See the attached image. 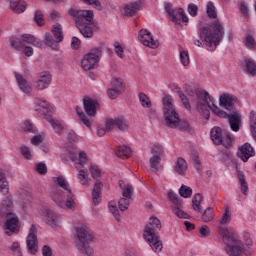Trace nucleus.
I'll return each mask as SVG.
<instances>
[{
  "label": "nucleus",
  "instance_id": "nucleus-1",
  "mask_svg": "<svg viewBox=\"0 0 256 256\" xmlns=\"http://www.w3.org/2000/svg\"><path fill=\"white\" fill-rule=\"evenodd\" d=\"M162 101L166 126L171 129H177V127H179L180 131H185L186 133L193 135L195 130L191 127V124H189L187 120H181L179 118V113H177V110H175V106L173 105V98L171 96H164Z\"/></svg>",
  "mask_w": 256,
  "mask_h": 256
},
{
  "label": "nucleus",
  "instance_id": "nucleus-2",
  "mask_svg": "<svg viewBox=\"0 0 256 256\" xmlns=\"http://www.w3.org/2000/svg\"><path fill=\"white\" fill-rule=\"evenodd\" d=\"M68 15L73 17L76 27L83 37L86 39H91V37H93V29H95V23H93V11L70 8L68 10Z\"/></svg>",
  "mask_w": 256,
  "mask_h": 256
},
{
  "label": "nucleus",
  "instance_id": "nucleus-3",
  "mask_svg": "<svg viewBox=\"0 0 256 256\" xmlns=\"http://www.w3.org/2000/svg\"><path fill=\"white\" fill-rule=\"evenodd\" d=\"M76 249L83 256H93L94 251L91 248L90 243H95L97 237L93 231L86 225H80L76 227V235L74 237Z\"/></svg>",
  "mask_w": 256,
  "mask_h": 256
},
{
  "label": "nucleus",
  "instance_id": "nucleus-4",
  "mask_svg": "<svg viewBox=\"0 0 256 256\" xmlns=\"http://www.w3.org/2000/svg\"><path fill=\"white\" fill-rule=\"evenodd\" d=\"M220 235L224 245H226L225 251L229 256H241L243 253L247 254V249L243 245V242L239 240V235L232 228H221Z\"/></svg>",
  "mask_w": 256,
  "mask_h": 256
},
{
  "label": "nucleus",
  "instance_id": "nucleus-5",
  "mask_svg": "<svg viewBox=\"0 0 256 256\" xmlns=\"http://www.w3.org/2000/svg\"><path fill=\"white\" fill-rule=\"evenodd\" d=\"M225 35V30L223 29V24L219 20H215L211 26L204 27L200 32V39L205 41L207 47L210 51H215L217 45L221 43Z\"/></svg>",
  "mask_w": 256,
  "mask_h": 256
},
{
  "label": "nucleus",
  "instance_id": "nucleus-6",
  "mask_svg": "<svg viewBox=\"0 0 256 256\" xmlns=\"http://www.w3.org/2000/svg\"><path fill=\"white\" fill-rule=\"evenodd\" d=\"M11 209H13V199L6 197L1 203L0 213L2 217L6 216L4 231L8 237H11L14 233H19V216L11 212Z\"/></svg>",
  "mask_w": 256,
  "mask_h": 256
},
{
  "label": "nucleus",
  "instance_id": "nucleus-7",
  "mask_svg": "<svg viewBox=\"0 0 256 256\" xmlns=\"http://www.w3.org/2000/svg\"><path fill=\"white\" fill-rule=\"evenodd\" d=\"M161 227V220L152 216L144 228V239L149 243L151 249H153L155 253H159L163 250V243L159 240V231Z\"/></svg>",
  "mask_w": 256,
  "mask_h": 256
},
{
  "label": "nucleus",
  "instance_id": "nucleus-8",
  "mask_svg": "<svg viewBox=\"0 0 256 256\" xmlns=\"http://www.w3.org/2000/svg\"><path fill=\"white\" fill-rule=\"evenodd\" d=\"M83 107L85 112H83L81 107L76 106V113L80 121L84 125H86V127L91 129V125H93V119H90L89 117H95L97 115V108L99 107V102L91 97H84Z\"/></svg>",
  "mask_w": 256,
  "mask_h": 256
},
{
  "label": "nucleus",
  "instance_id": "nucleus-9",
  "mask_svg": "<svg viewBox=\"0 0 256 256\" xmlns=\"http://www.w3.org/2000/svg\"><path fill=\"white\" fill-rule=\"evenodd\" d=\"M103 57V45L92 48L87 54L84 55L81 61V67L84 71H91L97 69L99 61Z\"/></svg>",
  "mask_w": 256,
  "mask_h": 256
},
{
  "label": "nucleus",
  "instance_id": "nucleus-10",
  "mask_svg": "<svg viewBox=\"0 0 256 256\" xmlns=\"http://www.w3.org/2000/svg\"><path fill=\"white\" fill-rule=\"evenodd\" d=\"M184 89L191 101H196V109L198 113L199 105H209L211 103V95H209V92L193 88L189 85H185Z\"/></svg>",
  "mask_w": 256,
  "mask_h": 256
},
{
  "label": "nucleus",
  "instance_id": "nucleus-11",
  "mask_svg": "<svg viewBox=\"0 0 256 256\" xmlns=\"http://www.w3.org/2000/svg\"><path fill=\"white\" fill-rule=\"evenodd\" d=\"M53 181L66 193V208L70 209L71 211H75V209H77V204L75 203V194H73V191L71 190V186L69 185L67 179L63 176H58L54 177Z\"/></svg>",
  "mask_w": 256,
  "mask_h": 256
},
{
  "label": "nucleus",
  "instance_id": "nucleus-12",
  "mask_svg": "<svg viewBox=\"0 0 256 256\" xmlns=\"http://www.w3.org/2000/svg\"><path fill=\"white\" fill-rule=\"evenodd\" d=\"M200 115L209 121V118L211 117V110L214 115L217 117H221L222 119H229L230 114L227 112L220 110L215 103H213V100L210 98V104H199L198 106Z\"/></svg>",
  "mask_w": 256,
  "mask_h": 256
},
{
  "label": "nucleus",
  "instance_id": "nucleus-13",
  "mask_svg": "<svg viewBox=\"0 0 256 256\" xmlns=\"http://www.w3.org/2000/svg\"><path fill=\"white\" fill-rule=\"evenodd\" d=\"M51 34H45V44L48 45L53 51H59V43L63 41V29L60 24H55L52 28Z\"/></svg>",
  "mask_w": 256,
  "mask_h": 256
},
{
  "label": "nucleus",
  "instance_id": "nucleus-14",
  "mask_svg": "<svg viewBox=\"0 0 256 256\" xmlns=\"http://www.w3.org/2000/svg\"><path fill=\"white\" fill-rule=\"evenodd\" d=\"M210 137L214 145H223V147H231L233 140H231V135L227 134L225 130L221 127H214L211 129Z\"/></svg>",
  "mask_w": 256,
  "mask_h": 256
},
{
  "label": "nucleus",
  "instance_id": "nucleus-15",
  "mask_svg": "<svg viewBox=\"0 0 256 256\" xmlns=\"http://www.w3.org/2000/svg\"><path fill=\"white\" fill-rule=\"evenodd\" d=\"M164 9L172 23H175V25H181V19L183 23H189V17L186 16L185 10L183 8H178L177 11L173 9V4L166 2L164 4ZM177 15L180 17V19L177 17Z\"/></svg>",
  "mask_w": 256,
  "mask_h": 256
},
{
  "label": "nucleus",
  "instance_id": "nucleus-16",
  "mask_svg": "<svg viewBox=\"0 0 256 256\" xmlns=\"http://www.w3.org/2000/svg\"><path fill=\"white\" fill-rule=\"evenodd\" d=\"M85 165H87V153L82 151L79 153V163H76V169L79 171L77 177L81 185L87 186L89 185V180H87L89 171L87 169H81V167H85Z\"/></svg>",
  "mask_w": 256,
  "mask_h": 256
},
{
  "label": "nucleus",
  "instance_id": "nucleus-17",
  "mask_svg": "<svg viewBox=\"0 0 256 256\" xmlns=\"http://www.w3.org/2000/svg\"><path fill=\"white\" fill-rule=\"evenodd\" d=\"M26 245L28 252L31 253V255H36L37 251H39V242L37 240V226L35 224H32L29 229V234L26 238Z\"/></svg>",
  "mask_w": 256,
  "mask_h": 256
},
{
  "label": "nucleus",
  "instance_id": "nucleus-18",
  "mask_svg": "<svg viewBox=\"0 0 256 256\" xmlns=\"http://www.w3.org/2000/svg\"><path fill=\"white\" fill-rule=\"evenodd\" d=\"M139 41L142 45L149 47L150 49H157V47H159V41L153 39V34L147 29L140 30Z\"/></svg>",
  "mask_w": 256,
  "mask_h": 256
},
{
  "label": "nucleus",
  "instance_id": "nucleus-19",
  "mask_svg": "<svg viewBox=\"0 0 256 256\" xmlns=\"http://www.w3.org/2000/svg\"><path fill=\"white\" fill-rule=\"evenodd\" d=\"M34 38L35 36L31 34H23L21 38L12 37L10 38V45L13 49H16V51H21L26 43L31 45Z\"/></svg>",
  "mask_w": 256,
  "mask_h": 256
},
{
  "label": "nucleus",
  "instance_id": "nucleus-20",
  "mask_svg": "<svg viewBox=\"0 0 256 256\" xmlns=\"http://www.w3.org/2000/svg\"><path fill=\"white\" fill-rule=\"evenodd\" d=\"M52 77L48 71L40 72L37 74V80L35 81V89L37 91H43L51 85Z\"/></svg>",
  "mask_w": 256,
  "mask_h": 256
},
{
  "label": "nucleus",
  "instance_id": "nucleus-21",
  "mask_svg": "<svg viewBox=\"0 0 256 256\" xmlns=\"http://www.w3.org/2000/svg\"><path fill=\"white\" fill-rule=\"evenodd\" d=\"M235 101H237V98H235V96L228 93H224L219 97L220 107H223V109H226L227 111H232V112L235 111L234 110Z\"/></svg>",
  "mask_w": 256,
  "mask_h": 256
},
{
  "label": "nucleus",
  "instance_id": "nucleus-22",
  "mask_svg": "<svg viewBox=\"0 0 256 256\" xmlns=\"http://www.w3.org/2000/svg\"><path fill=\"white\" fill-rule=\"evenodd\" d=\"M51 199L57 207H67V193L61 189H56L51 192Z\"/></svg>",
  "mask_w": 256,
  "mask_h": 256
},
{
  "label": "nucleus",
  "instance_id": "nucleus-23",
  "mask_svg": "<svg viewBox=\"0 0 256 256\" xmlns=\"http://www.w3.org/2000/svg\"><path fill=\"white\" fill-rule=\"evenodd\" d=\"M238 157L244 163H247L249 161L250 157H255V149L251 147V144L245 143L242 145V147L238 151Z\"/></svg>",
  "mask_w": 256,
  "mask_h": 256
},
{
  "label": "nucleus",
  "instance_id": "nucleus-24",
  "mask_svg": "<svg viewBox=\"0 0 256 256\" xmlns=\"http://www.w3.org/2000/svg\"><path fill=\"white\" fill-rule=\"evenodd\" d=\"M9 3V7L13 13L16 15H21V13H25L27 10V2L24 0H7Z\"/></svg>",
  "mask_w": 256,
  "mask_h": 256
},
{
  "label": "nucleus",
  "instance_id": "nucleus-25",
  "mask_svg": "<svg viewBox=\"0 0 256 256\" xmlns=\"http://www.w3.org/2000/svg\"><path fill=\"white\" fill-rule=\"evenodd\" d=\"M15 78L21 92L25 93L26 95L31 94V92L33 91V87L31 86V84H29L27 79H25V77H23V75L19 73H15Z\"/></svg>",
  "mask_w": 256,
  "mask_h": 256
},
{
  "label": "nucleus",
  "instance_id": "nucleus-26",
  "mask_svg": "<svg viewBox=\"0 0 256 256\" xmlns=\"http://www.w3.org/2000/svg\"><path fill=\"white\" fill-rule=\"evenodd\" d=\"M228 123L232 131H239L241 129V113L239 111H233L228 117Z\"/></svg>",
  "mask_w": 256,
  "mask_h": 256
},
{
  "label": "nucleus",
  "instance_id": "nucleus-27",
  "mask_svg": "<svg viewBox=\"0 0 256 256\" xmlns=\"http://www.w3.org/2000/svg\"><path fill=\"white\" fill-rule=\"evenodd\" d=\"M44 217L46 219L47 225H49L50 227H59V215L53 212V210L46 208L44 210Z\"/></svg>",
  "mask_w": 256,
  "mask_h": 256
},
{
  "label": "nucleus",
  "instance_id": "nucleus-28",
  "mask_svg": "<svg viewBox=\"0 0 256 256\" xmlns=\"http://www.w3.org/2000/svg\"><path fill=\"white\" fill-rule=\"evenodd\" d=\"M141 10V2H131L126 4L122 10L124 17H133Z\"/></svg>",
  "mask_w": 256,
  "mask_h": 256
},
{
  "label": "nucleus",
  "instance_id": "nucleus-29",
  "mask_svg": "<svg viewBox=\"0 0 256 256\" xmlns=\"http://www.w3.org/2000/svg\"><path fill=\"white\" fill-rule=\"evenodd\" d=\"M103 189V183L97 180L94 184V188L92 191V201L94 205H98L101 203V191Z\"/></svg>",
  "mask_w": 256,
  "mask_h": 256
},
{
  "label": "nucleus",
  "instance_id": "nucleus-30",
  "mask_svg": "<svg viewBox=\"0 0 256 256\" xmlns=\"http://www.w3.org/2000/svg\"><path fill=\"white\" fill-rule=\"evenodd\" d=\"M118 183L122 191V197L133 199V194L135 193V189L133 188V185L126 184L123 180H120Z\"/></svg>",
  "mask_w": 256,
  "mask_h": 256
},
{
  "label": "nucleus",
  "instance_id": "nucleus-31",
  "mask_svg": "<svg viewBox=\"0 0 256 256\" xmlns=\"http://www.w3.org/2000/svg\"><path fill=\"white\" fill-rule=\"evenodd\" d=\"M35 103L38 105L36 111L42 113L45 119L51 116V114H49V111H51V106L47 103V100L36 99Z\"/></svg>",
  "mask_w": 256,
  "mask_h": 256
},
{
  "label": "nucleus",
  "instance_id": "nucleus-32",
  "mask_svg": "<svg viewBox=\"0 0 256 256\" xmlns=\"http://www.w3.org/2000/svg\"><path fill=\"white\" fill-rule=\"evenodd\" d=\"M242 67L248 75L255 77L256 75V64L252 60H244Z\"/></svg>",
  "mask_w": 256,
  "mask_h": 256
},
{
  "label": "nucleus",
  "instance_id": "nucleus-33",
  "mask_svg": "<svg viewBox=\"0 0 256 256\" xmlns=\"http://www.w3.org/2000/svg\"><path fill=\"white\" fill-rule=\"evenodd\" d=\"M174 170L178 175H185L187 173V162L183 158H178Z\"/></svg>",
  "mask_w": 256,
  "mask_h": 256
},
{
  "label": "nucleus",
  "instance_id": "nucleus-34",
  "mask_svg": "<svg viewBox=\"0 0 256 256\" xmlns=\"http://www.w3.org/2000/svg\"><path fill=\"white\" fill-rule=\"evenodd\" d=\"M151 154L152 157H160L163 159V157H165V148L159 143L153 144L151 147Z\"/></svg>",
  "mask_w": 256,
  "mask_h": 256
},
{
  "label": "nucleus",
  "instance_id": "nucleus-35",
  "mask_svg": "<svg viewBox=\"0 0 256 256\" xmlns=\"http://www.w3.org/2000/svg\"><path fill=\"white\" fill-rule=\"evenodd\" d=\"M202 201H203V196L199 193L195 194L194 197L192 198V208L197 213H202L203 212V209L201 208Z\"/></svg>",
  "mask_w": 256,
  "mask_h": 256
},
{
  "label": "nucleus",
  "instance_id": "nucleus-36",
  "mask_svg": "<svg viewBox=\"0 0 256 256\" xmlns=\"http://www.w3.org/2000/svg\"><path fill=\"white\" fill-rule=\"evenodd\" d=\"M133 151H131L130 147L127 146H119L117 151H116V155L117 157H119L120 159H127L129 157H131Z\"/></svg>",
  "mask_w": 256,
  "mask_h": 256
},
{
  "label": "nucleus",
  "instance_id": "nucleus-37",
  "mask_svg": "<svg viewBox=\"0 0 256 256\" xmlns=\"http://www.w3.org/2000/svg\"><path fill=\"white\" fill-rule=\"evenodd\" d=\"M115 126L119 131H127L129 129V121L126 120L125 117L114 118Z\"/></svg>",
  "mask_w": 256,
  "mask_h": 256
},
{
  "label": "nucleus",
  "instance_id": "nucleus-38",
  "mask_svg": "<svg viewBox=\"0 0 256 256\" xmlns=\"http://www.w3.org/2000/svg\"><path fill=\"white\" fill-rule=\"evenodd\" d=\"M108 207L116 221H121V214L119 213L117 202L115 200L110 201Z\"/></svg>",
  "mask_w": 256,
  "mask_h": 256
},
{
  "label": "nucleus",
  "instance_id": "nucleus-39",
  "mask_svg": "<svg viewBox=\"0 0 256 256\" xmlns=\"http://www.w3.org/2000/svg\"><path fill=\"white\" fill-rule=\"evenodd\" d=\"M151 170L157 173L161 167V158L159 156H152L149 160Z\"/></svg>",
  "mask_w": 256,
  "mask_h": 256
},
{
  "label": "nucleus",
  "instance_id": "nucleus-40",
  "mask_svg": "<svg viewBox=\"0 0 256 256\" xmlns=\"http://www.w3.org/2000/svg\"><path fill=\"white\" fill-rule=\"evenodd\" d=\"M0 193L7 195L9 193V182L5 179V174L0 173Z\"/></svg>",
  "mask_w": 256,
  "mask_h": 256
},
{
  "label": "nucleus",
  "instance_id": "nucleus-41",
  "mask_svg": "<svg viewBox=\"0 0 256 256\" xmlns=\"http://www.w3.org/2000/svg\"><path fill=\"white\" fill-rule=\"evenodd\" d=\"M206 13L210 19H217V8L213 2H208L206 6Z\"/></svg>",
  "mask_w": 256,
  "mask_h": 256
},
{
  "label": "nucleus",
  "instance_id": "nucleus-42",
  "mask_svg": "<svg viewBox=\"0 0 256 256\" xmlns=\"http://www.w3.org/2000/svg\"><path fill=\"white\" fill-rule=\"evenodd\" d=\"M131 201H133L132 198H127L123 196L119 201H118V207L121 211H127L129 209V205H131Z\"/></svg>",
  "mask_w": 256,
  "mask_h": 256
},
{
  "label": "nucleus",
  "instance_id": "nucleus-43",
  "mask_svg": "<svg viewBox=\"0 0 256 256\" xmlns=\"http://www.w3.org/2000/svg\"><path fill=\"white\" fill-rule=\"evenodd\" d=\"M179 195L184 197V199H189L193 195V189L187 185H182L179 189Z\"/></svg>",
  "mask_w": 256,
  "mask_h": 256
},
{
  "label": "nucleus",
  "instance_id": "nucleus-44",
  "mask_svg": "<svg viewBox=\"0 0 256 256\" xmlns=\"http://www.w3.org/2000/svg\"><path fill=\"white\" fill-rule=\"evenodd\" d=\"M46 120L51 123L53 129L56 131V133H61L63 131V124L61 122L54 120L52 116L46 117Z\"/></svg>",
  "mask_w": 256,
  "mask_h": 256
},
{
  "label": "nucleus",
  "instance_id": "nucleus-45",
  "mask_svg": "<svg viewBox=\"0 0 256 256\" xmlns=\"http://www.w3.org/2000/svg\"><path fill=\"white\" fill-rule=\"evenodd\" d=\"M239 183L241 185V191L243 195H247V192L249 191V185L247 184V181L245 180V175L239 173L238 174Z\"/></svg>",
  "mask_w": 256,
  "mask_h": 256
},
{
  "label": "nucleus",
  "instance_id": "nucleus-46",
  "mask_svg": "<svg viewBox=\"0 0 256 256\" xmlns=\"http://www.w3.org/2000/svg\"><path fill=\"white\" fill-rule=\"evenodd\" d=\"M202 221L203 223H210L213 221V208L208 207L202 214Z\"/></svg>",
  "mask_w": 256,
  "mask_h": 256
},
{
  "label": "nucleus",
  "instance_id": "nucleus-47",
  "mask_svg": "<svg viewBox=\"0 0 256 256\" xmlns=\"http://www.w3.org/2000/svg\"><path fill=\"white\" fill-rule=\"evenodd\" d=\"M139 101L142 105V107H146L147 109H151V99L148 98V96L145 93H139L138 95Z\"/></svg>",
  "mask_w": 256,
  "mask_h": 256
},
{
  "label": "nucleus",
  "instance_id": "nucleus-48",
  "mask_svg": "<svg viewBox=\"0 0 256 256\" xmlns=\"http://www.w3.org/2000/svg\"><path fill=\"white\" fill-rule=\"evenodd\" d=\"M172 211L174 215L179 217L180 219H189V214L181 209V205L175 206Z\"/></svg>",
  "mask_w": 256,
  "mask_h": 256
},
{
  "label": "nucleus",
  "instance_id": "nucleus-49",
  "mask_svg": "<svg viewBox=\"0 0 256 256\" xmlns=\"http://www.w3.org/2000/svg\"><path fill=\"white\" fill-rule=\"evenodd\" d=\"M111 88L116 89L121 92L125 91V88L123 87V80H121L119 78L112 79Z\"/></svg>",
  "mask_w": 256,
  "mask_h": 256
},
{
  "label": "nucleus",
  "instance_id": "nucleus-50",
  "mask_svg": "<svg viewBox=\"0 0 256 256\" xmlns=\"http://www.w3.org/2000/svg\"><path fill=\"white\" fill-rule=\"evenodd\" d=\"M34 21L39 25V27H43V25H45V19L43 18V12L41 10L35 11Z\"/></svg>",
  "mask_w": 256,
  "mask_h": 256
},
{
  "label": "nucleus",
  "instance_id": "nucleus-51",
  "mask_svg": "<svg viewBox=\"0 0 256 256\" xmlns=\"http://www.w3.org/2000/svg\"><path fill=\"white\" fill-rule=\"evenodd\" d=\"M178 95L185 109H187V111H191V103L189 102V98L187 97V95H185L183 91H178Z\"/></svg>",
  "mask_w": 256,
  "mask_h": 256
},
{
  "label": "nucleus",
  "instance_id": "nucleus-52",
  "mask_svg": "<svg viewBox=\"0 0 256 256\" xmlns=\"http://www.w3.org/2000/svg\"><path fill=\"white\" fill-rule=\"evenodd\" d=\"M10 251H12L14 256H23V252H21V244H19V242H13L10 246Z\"/></svg>",
  "mask_w": 256,
  "mask_h": 256
},
{
  "label": "nucleus",
  "instance_id": "nucleus-53",
  "mask_svg": "<svg viewBox=\"0 0 256 256\" xmlns=\"http://www.w3.org/2000/svg\"><path fill=\"white\" fill-rule=\"evenodd\" d=\"M180 61L184 67H188L189 63H191V61L189 60V52H180Z\"/></svg>",
  "mask_w": 256,
  "mask_h": 256
},
{
  "label": "nucleus",
  "instance_id": "nucleus-54",
  "mask_svg": "<svg viewBox=\"0 0 256 256\" xmlns=\"http://www.w3.org/2000/svg\"><path fill=\"white\" fill-rule=\"evenodd\" d=\"M90 173L93 179H99V177H101V169L99 168V166L91 165Z\"/></svg>",
  "mask_w": 256,
  "mask_h": 256
},
{
  "label": "nucleus",
  "instance_id": "nucleus-55",
  "mask_svg": "<svg viewBox=\"0 0 256 256\" xmlns=\"http://www.w3.org/2000/svg\"><path fill=\"white\" fill-rule=\"evenodd\" d=\"M21 129H23V131H26L27 133H35V130L33 129V123L28 120L22 123Z\"/></svg>",
  "mask_w": 256,
  "mask_h": 256
},
{
  "label": "nucleus",
  "instance_id": "nucleus-56",
  "mask_svg": "<svg viewBox=\"0 0 256 256\" xmlns=\"http://www.w3.org/2000/svg\"><path fill=\"white\" fill-rule=\"evenodd\" d=\"M114 51L116 55L120 57V59H123V57H125V51L123 50V47L121 46V44H119V42H114Z\"/></svg>",
  "mask_w": 256,
  "mask_h": 256
},
{
  "label": "nucleus",
  "instance_id": "nucleus-57",
  "mask_svg": "<svg viewBox=\"0 0 256 256\" xmlns=\"http://www.w3.org/2000/svg\"><path fill=\"white\" fill-rule=\"evenodd\" d=\"M39 175H47V165L43 162H39L35 167Z\"/></svg>",
  "mask_w": 256,
  "mask_h": 256
},
{
  "label": "nucleus",
  "instance_id": "nucleus-58",
  "mask_svg": "<svg viewBox=\"0 0 256 256\" xmlns=\"http://www.w3.org/2000/svg\"><path fill=\"white\" fill-rule=\"evenodd\" d=\"M123 92L121 90H117L115 88H110L107 90V95L110 99H117L119 95H121Z\"/></svg>",
  "mask_w": 256,
  "mask_h": 256
},
{
  "label": "nucleus",
  "instance_id": "nucleus-59",
  "mask_svg": "<svg viewBox=\"0 0 256 256\" xmlns=\"http://www.w3.org/2000/svg\"><path fill=\"white\" fill-rule=\"evenodd\" d=\"M220 223L221 225H227V223H231V211H229V209L225 210Z\"/></svg>",
  "mask_w": 256,
  "mask_h": 256
},
{
  "label": "nucleus",
  "instance_id": "nucleus-60",
  "mask_svg": "<svg viewBox=\"0 0 256 256\" xmlns=\"http://www.w3.org/2000/svg\"><path fill=\"white\" fill-rule=\"evenodd\" d=\"M188 13L191 17H197V13H199V7L196 4L191 3L188 5Z\"/></svg>",
  "mask_w": 256,
  "mask_h": 256
},
{
  "label": "nucleus",
  "instance_id": "nucleus-61",
  "mask_svg": "<svg viewBox=\"0 0 256 256\" xmlns=\"http://www.w3.org/2000/svg\"><path fill=\"white\" fill-rule=\"evenodd\" d=\"M82 1L83 3H86V5H93V7L98 11H101L102 9L101 2H99V0H82Z\"/></svg>",
  "mask_w": 256,
  "mask_h": 256
},
{
  "label": "nucleus",
  "instance_id": "nucleus-62",
  "mask_svg": "<svg viewBox=\"0 0 256 256\" xmlns=\"http://www.w3.org/2000/svg\"><path fill=\"white\" fill-rule=\"evenodd\" d=\"M20 150H21V153H22L23 157H25V159H28V160L33 159V156L31 155V150L29 149V147L22 146L20 148Z\"/></svg>",
  "mask_w": 256,
  "mask_h": 256
},
{
  "label": "nucleus",
  "instance_id": "nucleus-63",
  "mask_svg": "<svg viewBox=\"0 0 256 256\" xmlns=\"http://www.w3.org/2000/svg\"><path fill=\"white\" fill-rule=\"evenodd\" d=\"M199 231L201 237H209L211 235V229H209V226L207 225L201 226Z\"/></svg>",
  "mask_w": 256,
  "mask_h": 256
},
{
  "label": "nucleus",
  "instance_id": "nucleus-64",
  "mask_svg": "<svg viewBox=\"0 0 256 256\" xmlns=\"http://www.w3.org/2000/svg\"><path fill=\"white\" fill-rule=\"evenodd\" d=\"M45 140V137L43 135H35L31 139L32 145H41V142Z\"/></svg>",
  "mask_w": 256,
  "mask_h": 256
}]
</instances>
